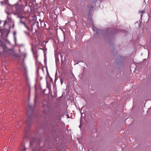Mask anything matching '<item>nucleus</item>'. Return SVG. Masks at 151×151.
Segmentation results:
<instances>
[{"label":"nucleus","instance_id":"7ed1b4c3","mask_svg":"<svg viewBox=\"0 0 151 151\" xmlns=\"http://www.w3.org/2000/svg\"><path fill=\"white\" fill-rule=\"evenodd\" d=\"M47 103V102L46 101H44L43 102V106L44 107H45V106L48 107V105H46Z\"/></svg>","mask_w":151,"mask_h":151},{"label":"nucleus","instance_id":"f257e3e1","mask_svg":"<svg viewBox=\"0 0 151 151\" xmlns=\"http://www.w3.org/2000/svg\"><path fill=\"white\" fill-rule=\"evenodd\" d=\"M1 45H0V54H1L6 53L7 51L10 50L5 45L0 41Z\"/></svg>","mask_w":151,"mask_h":151},{"label":"nucleus","instance_id":"2eb2a0df","mask_svg":"<svg viewBox=\"0 0 151 151\" xmlns=\"http://www.w3.org/2000/svg\"><path fill=\"white\" fill-rule=\"evenodd\" d=\"M1 4L2 5H4V4H5L4 3V1H1Z\"/></svg>","mask_w":151,"mask_h":151},{"label":"nucleus","instance_id":"39448f33","mask_svg":"<svg viewBox=\"0 0 151 151\" xmlns=\"http://www.w3.org/2000/svg\"><path fill=\"white\" fill-rule=\"evenodd\" d=\"M22 14H18V15L17 16V17L18 18H20L21 19V20L23 18H24V17L23 16H22L21 15Z\"/></svg>","mask_w":151,"mask_h":151},{"label":"nucleus","instance_id":"f03ea898","mask_svg":"<svg viewBox=\"0 0 151 151\" xmlns=\"http://www.w3.org/2000/svg\"><path fill=\"white\" fill-rule=\"evenodd\" d=\"M14 6L16 8V11L19 14H22L23 13V10L22 8L18 5H15Z\"/></svg>","mask_w":151,"mask_h":151},{"label":"nucleus","instance_id":"0eeeda50","mask_svg":"<svg viewBox=\"0 0 151 151\" xmlns=\"http://www.w3.org/2000/svg\"><path fill=\"white\" fill-rule=\"evenodd\" d=\"M7 19L9 21H11V17L9 15L7 16Z\"/></svg>","mask_w":151,"mask_h":151},{"label":"nucleus","instance_id":"5701e85b","mask_svg":"<svg viewBox=\"0 0 151 151\" xmlns=\"http://www.w3.org/2000/svg\"><path fill=\"white\" fill-rule=\"evenodd\" d=\"M3 82V81H1V83H2Z\"/></svg>","mask_w":151,"mask_h":151},{"label":"nucleus","instance_id":"423d86ee","mask_svg":"<svg viewBox=\"0 0 151 151\" xmlns=\"http://www.w3.org/2000/svg\"><path fill=\"white\" fill-rule=\"evenodd\" d=\"M26 149H25V148L23 147H22L20 149L19 151H25Z\"/></svg>","mask_w":151,"mask_h":151},{"label":"nucleus","instance_id":"6e6552de","mask_svg":"<svg viewBox=\"0 0 151 151\" xmlns=\"http://www.w3.org/2000/svg\"><path fill=\"white\" fill-rule=\"evenodd\" d=\"M4 1L5 4H7L8 3V0H4Z\"/></svg>","mask_w":151,"mask_h":151},{"label":"nucleus","instance_id":"f8f14e48","mask_svg":"<svg viewBox=\"0 0 151 151\" xmlns=\"http://www.w3.org/2000/svg\"><path fill=\"white\" fill-rule=\"evenodd\" d=\"M60 82L61 84H63V80L62 78H61L60 79Z\"/></svg>","mask_w":151,"mask_h":151},{"label":"nucleus","instance_id":"1a4fd4ad","mask_svg":"<svg viewBox=\"0 0 151 151\" xmlns=\"http://www.w3.org/2000/svg\"><path fill=\"white\" fill-rule=\"evenodd\" d=\"M59 116H57V117H55V119L54 118L53 119H54V121H56V120H57V119L58 120L59 119Z\"/></svg>","mask_w":151,"mask_h":151},{"label":"nucleus","instance_id":"4be33fe9","mask_svg":"<svg viewBox=\"0 0 151 151\" xmlns=\"http://www.w3.org/2000/svg\"><path fill=\"white\" fill-rule=\"evenodd\" d=\"M93 29L94 30V28H93Z\"/></svg>","mask_w":151,"mask_h":151},{"label":"nucleus","instance_id":"f3484780","mask_svg":"<svg viewBox=\"0 0 151 151\" xmlns=\"http://www.w3.org/2000/svg\"><path fill=\"white\" fill-rule=\"evenodd\" d=\"M46 90V89H45L44 91H43V93L45 94H46L45 93V91Z\"/></svg>","mask_w":151,"mask_h":151},{"label":"nucleus","instance_id":"20e7f679","mask_svg":"<svg viewBox=\"0 0 151 151\" xmlns=\"http://www.w3.org/2000/svg\"><path fill=\"white\" fill-rule=\"evenodd\" d=\"M23 67L24 70L26 71L27 70V68L26 65L24 64V63H23Z\"/></svg>","mask_w":151,"mask_h":151},{"label":"nucleus","instance_id":"aec40b11","mask_svg":"<svg viewBox=\"0 0 151 151\" xmlns=\"http://www.w3.org/2000/svg\"><path fill=\"white\" fill-rule=\"evenodd\" d=\"M97 32L98 33V30H97Z\"/></svg>","mask_w":151,"mask_h":151},{"label":"nucleus","instance_id":"9b49d317","mask_svg":"<svg viewBox=\"0 0 151 151\" xmlns=\"http://www.w3.org/2000/svg\"><path fill=\"white\" fill-rule=\"evenodd\" d=\"M24 26L28 30H29L30 29L26 25V24H25V25H24Z\"/></svg>","mask_w":151,"mask_h":151},{"label":"nucleus","instance_id":"412c9836","mask_svg":"<svg viewBox=\"0 0 151 151\" xmlns=\"http://www.w3.org/2000/svg\"><path fill=\"white\" fill-rule=\"evenodd\" d=\"M142 14L141 15V17H142Z\"/></svg>","mask_w":151,"mask_h":151},{"label":"nucleus","instance_id":"9d476101","mask_svg":"<svg viewBox=\"0 0 151 151\" xmlns=\"http://www.w3.org/2000/svg\"><path fill=\"white\" fill-rule=\"evenodd\" d=\"M20 23H22V24H23L24 25H25V23L24 22H22V20H20Z\"/></svg>","mask_w":151,"mask_h":151},{"label":"nucleus","instance_id":"6ab92c4d","mask_svg":"<svg viewBox=\"0 0 151 151\" xmlns=\"http://www.w3.org/2000/svg\"><path fill=\"white\" fill-rule=\"evenodd\" d=\"M30 145H32V142H30Z\"/></svg>","mask_w":151,"mask_h":151},{"label":"nucleus","instance_id":"a211bd4d","mask_svg":"<svg viewBox=\"0 0 151 151\" xmlns=\"http://www.w3.org/2000/svg\"><path fill=\"white\" fill-rule=\"evenodd\" d=\"M6 12V13L7 14H10V13H9V12Z\"/></svg>","mask_w":151,"mask_h":151},{"label":"nucleus","instance_id":"ddd939ff","mask_svg":"<svg viewBox=\"0 0 151 151\" xmlns=\"http://www.w3.org/2000/svg\"><path fill=\"white\" fill-rule=\"evenodd\" d=\"M145 12V11L144 10H142L140 11V12L142 14L144 13Z\"/></svg>","mask_w":151,"mask_h":151},{"label":"nucleus","instance_id":"4468645a","mask_svg":"<svg viewBox=\"0 0 151 151\" xmlns=\"http://www.w3.org/2000/svg\"><path fill=\"white\" fill-rule=\"evenodd\" d=\"M3 33L2 32L0 31V37H2Z\"/></svg>","mask_w":151,"mask_h":151},{"label":"nucleus","instance_id":"dca6fc26","mask_svg":"<svg viewBox=\"0 0 151 151\" xmlns=\"http://www.w3.org/2000/svg\"><path fill=\"white\" fill-rule=\"evenodd\" d=\"M14 15H17V16L18 15V14H19L17 13V12H16V13H15L14 14Z\"/></svg>","mask_w":151,"mask_h":151}]
</instances>
